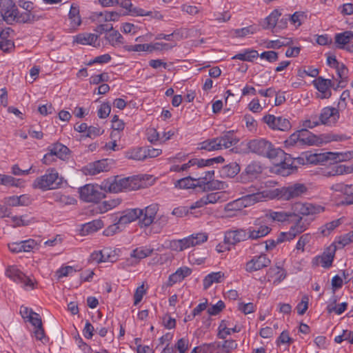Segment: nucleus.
Instances as JSON below:
<instances>
[{
	"label": "nucleus",
	"instance_id": "obj_1",
	"mask_svg": "<svg viewBox=\"0 0 353 353\" xmlns=\"http://www.w3.org/2000/svg\"><path fill=\"white\" fill-rule=\"evenodd\" d=\"M143 187L141 181L136 176L125 178L116 176L114 179H108L102 182L103 191L110 193L137 190Z\"/></svg>",
	"mask_w": 353,
	"mask_h": 353
},
{
	"label": "nucleus",
	"instance_id": "obj_2",
	"mask_svg": "<svg viewBox=\"0 0 353 353\" xmlns=\"http://www.w3.org/2000/svg\"><path fill=\"white\" fill-rule=\"evenodd\" d=\"M247 148L250 152L270 160L275 157H281L283 154V150L275 148L270 141L265 139H252L248 142Z\"/></svg>",
	"mask_w": 353,
	"mask_h": 353
},
{
	"label": "nucleus",
	"instance_id": "obj_3",
	"mask_svg": "<svg viewBox=\"0 0 353 353\" xmlns=\"http://www.w3.org/2000/svg\"><path fill=\"white\" fill-rule=\"evenodd\" d=\"M263 197V192H252L228 203L225 207L227 216L233 217L241 214L244 208L262 201Z\"/></svg>",
	"mask_w": 353,
	"mask_h": 353
},
{
	"label": "nucleus",
	"instance_id": "obj_4",
	"mask_svg": "<svg viewBox=\"0 0 353 353\" xmlns=\"http://www.w3.org/2000/svg\"><path fill=\"white\" fill-rule=\"evenodd\" d=\"M63 183V177L60 176L55 168H49L46 173L37 178L32 183V188L42 191L55 190Z\"/></svg>",
	"mask_w": 353,
	"mask_h": 353
},
{
	"label": "nucleus",
	"instance_id": "obj_5",
	"mask_svg": "<svg viewBox=\"0 0 353 353\" xmlns=\"http://www.w3.org/2000/svg\"><path fill=\"white\" fill-rule=\"evenodd\" d=\"M272 229L268 226L267 216H261L254 220L252 225L247 229L248 239L257 240L267 236Z\"/></svg>",
	"mask_w": 353,
	"mask_h": 353
},
{
	"label": "nucleus",
	"instance_id": "obj_6",
	"mask_svg": "<svg viewBox=\"0 0 353 353\" xmlns=\"http://www.w3.org/2000/svg\"><path fill=\"white\" fill-rule=\"evenodd\" d=\"M105 192L102 188V184L100 185L87 184L81 188L79 190L81 199L85 202L92 203H98L100 201L105 197Z\"/></svg>",
	"mask_w": 353,
	"mask_h": 353
},
{
	"label": "nucleus",
	"instance_id": "obj_7",
	"mask_svg": "<svg viewBox=\"0 0 353 353\" xmlns=\"http://www.w3.org/2000/svg\"><path fill=\"white\" fill-rule=\"evenodd\" d=\"M263 170V168L260 161H252L247 165L244 170L240 174L238 177L239 181L242 183L252 182L259 177Z\"/></svg>",
	"mask_w": 353,
	"mask_h": 353
},
{
	"label": "nucleus",
	"instance_id": "obj_8",
	"mask_svg": "<svg viewBox=\"0 0 353 353\" xmlns=\"http://www.w3.org/2000/svg\"><path fill=\"white\" fill-rule=\"evenodd\" d=\"M278 196L283 199L289 201L298 199L307 192V188L303 183H294L288 187H283L277 189Z\"/></svg>",
	"mask_w": 353,
	"mask_h": 353
},
{
	"label": "nucleus",
	"instance_id": "obj_9",
	"mask_svg": "<svg viewBox=\"0 0 353 353\" xmlns=\"http://www.w3.org/2000/svg\"><path fill=\"white\" fill-rule=\"evenodd\" d=\"M292 213L293 217L298 218L299 216H310L324 211V208L321 205H314L309 203H295L292 208Z\"/></svg>",
	"mask_w": 353,
	"mask_h": 353
},
{
	"label": "nucleus",
	"instance_id": "obj_10",
	"mask_svg": "<svg viewBox=\"0 0 353 353\" xmlns=\"http://www.w3.org/2000/svg\"><path fill=\"white\" fill-rule=\"evenodd\" d=\"M283 154L281 155V157H275L271 160L277 168L276 172L279 174L285 176L291 174L296 168L292 165L293 161L290 156L286 154L283 150Z\"/></svg>",
	"mask_w": 353,
	"mask_h": 353
},
{
	"label": "nucleus",
	"instance_id": "obj_11",
	"mask_svg": "<svg viewBox=\"0 0 353 353\" xmlns=\"http://www.w3.org/2000/svg\"><path fill=\"white\" fill-rule=\"evenodd\" d=\"M6 22L8 24H12L14 21L23 23H32L40 19V17L36 15L32 12H24L19 13V10L14 9L11 10L8 15L6 16Z\"/></svg>",
	"mask_w": 353,
	"mask_h": 353
},
{
	"label": "nucleus",
	"instance_id": "obj_12",
	"mask_svg": "<svg viewBox=\"0 0 353 353\" xmlns=\"http://www.w3.org/2000/svg\"><path fill=\"white\" fill-rule=\"evenodd\" d=\"M6 275L17 283H21L24 288L34 289V282L16 266H9L6 271Z\"/></svg>",
	"mask_w": 353,
	"mask_h": 353
},
{
	"label": "nucleus",
	"instance_id": "obj_13",
	"mask_svg": "<svg viewBox=\"0 0 353 353\" xmlns=\"http://www.w3.org/2000/svg\"><path fill=\"white\" fill-rule=\"evenodd\" d=\"M159 205L157 203H152L143 209L141 215L138 218V225L141 228H147L154 222L156 215L159 211Z\"/></svg>",
	"mask_w": 353,
	"mask_h": 353
},
{
	"label": "nucleus",
	"instance_id": "obj_14",
	"mask_svg": "<svg viewBox=\"0 0 353 353\" xmlns=\"http://www.w3.org/2000/svg\"><path fill=\"white\" fill-rule=\"evenodd\" d=\"M339 118L340 113L339 109L331 106L323 108L318 117L320 125L328 126L335 125Z\"/></svg>",
	"mask_w": 353,
	"mask_h": 353
},
{
	"label": "nucleus",
	"instance_id": "obj_15",
	"mask_svg": "<svg viewBox=\"0 0 353 353\" xmlns=\"http://www.w3.org/2000/svg\"><path fill=\"white\" fill-rule=\"evenodd\" d=\"M263 121L273 130L288 131L292 128L290 121L282 117L268 114L263 117Z\"/></svg>",
	"mask_w": 353,
	"mask_h": 353
},
{
	"label": "nucleus",
	"instance_id": "obj_16",
	"mask_svg": "<svg viewBox=\"0 0 353 353\" xmlns=\"http://www.w3.org/2000/svg\"><path fill=\"white\" fill-rule=\"evenodd\" d=\"M271 260L265 254L253 256L245 265V270L249 273L268 267Z\"/></svg>",
	"mask_w": 353,
	"mask_h": 353
},
{
	"label": "nucleus",
	"instance_id": "obj_17",
	"mask_svg": "<svg viewBox=\"0 0 353 353\" xmlns=\"http://www.w3.org/2000/svg\"><path fill=\"white\" fill-rule=\"evenodd\" d=\"M249 239L247 230L242 228L230 230L225 232L224 243L226 245H235L241 241Z\"/></svg>",
	"mask_w": 353,
	"mask_h": 353
},
{
	"label": "nucleus",
	"instance_id": "obj_18",
	"mask_svg": "<svg viewBox=\"0 0 353 353\" xmlns=\"http://www.w3.org/2000/svg\"><path fill=\"white\" fill-rule=\"evenodd\" d=\"M334 40L337 48L345 50L349 52H353V51L349 50L351 46H353V44L351 43L353 40V31L346 30L337 33L335 34Z\"/></svg>",
	"mask_w": 353,
	"mask_h": 353
},
{
	"label": "nucleus",
	"instance_id": "obj_19",
	"mask_svg": "<svg viewBox=\"0 0 353 353\" xmlns=\"http://www.w3.org/2000/svg\"><path fill=\"white\" fill-rule=\"evenodd\" d=\"M318 164L323 163L328 161H333L334 162H341L346 161L352 157L350 152L341 153V152H327L325 153L316 154Z\"/></svg>",
	"mask_w": 353,
	"mask_h": 353
},
{
	"label": "nucleus",
	"instance_id": "obj_20",
	"mask_svg": "<svg viewBox=\"0 0 353 353\" xmlns=\"http://www.w3.org/2000/svg\"><path fill=\"white\" fill-rule=\"evenodd\" d=\"M47 150L50 151V154H53L55 157L63 161L68 160L70 158V149L59 142L50 145L47 148Z\"/></svg>",
	"mask_w": 353,
	"mask_h": 353
},
{
	"label": "nucleus",
	"instance_id": "obj_21",
	"mask_svg": "<svg viewBox=\"0 0 353 353\" xmlns=\"http://www.w3.org/2000/svg\"><path fill=\"white\" fill-rule=\"evenodd\" d=\"M313 83L318 91L323 94V98L328 99L331 97L332 92L330 90V88L333 86L332 80L318 77Z\"/></svg>",
	"mask_w": 353,
	"mask_h": 353
},
{
	"label": "nucleus",
	"instance_id": "obj_22",
	"mask_svg": "<svg viewBox=\"0 0 353 353\" xmlns=\"http://www.w3.org/2000/svg\"><path fill=\"white\" fill-rule=\"evenodd\" d=\"M141 213L142 211L140 210V208L128 209L123 212L122 215L119 218L117 217V223L125 225L138 220Z\"/></svg>",
	"mask_w": 353,
	"mask_h": 353
},
{
	"label": "nucleus",
	"instance_id": "obj_23",
	"mask_svg": "<svg viewBox=\"0 0 353 353\" xmlns=\"http://www.w3.org/2000/svg\"><path fill=\"white\" fill-rule=\"evenodd\" d=\"M99 36L92 33H80L74 37V42L81 45H90L94 47L100 46V43L97 42Z\"/></svg>",
	"mask_w": 353,
	"mask_h": 353
},
{
	"label": "nucleus",
	"instance_id": "obj_24",
	"mask_svg": "<svg viewBox=\"0 0 353 353\" xmlns=\"http://www.w3.org/2000/svg\"><path fill=\"white\" fill-rule=\"evenodd\" d=\"M108 163L107 159H102L89 163L85 168V173L90 175H96L101 172L108 170Z\"/></svg>",
	"mask_w": 353,
	"mask_h": 353
},
{
	"label": "nucleus",
	"instance_id": "obj_25",
	"mask_svg": "<svg viewBox=\"0 0 353 353\" xmlns=\"http://www.w3.org/2000/svg\"><path fill=\"white\" fill-rule=\"evenodd\" d=\"M192 273V270L188 267H181L176 270V271L170 274L168 281V285L172 286L177 282L181 281L185 277L190 275Z\"/></svg>",
	"mask_w": 353,
	"mask_h": 353
},
{
	"label": "nucleus",
	"instance_id": "obj_26",
	"mask_svg": "<svg viewBox=\"0 0 353 353\" xmlns=\"http://www.w3.org/2000/svg\"><path fill=\"white\" fill-rule=\"evenodd\" d=\"M291 212L279 211L275 212L270 210L268 213H266L263 216H267V221L269 220L275 221L278 222H284L290 221L293 217V214Z\"/></svg>",
	"mask_w": 353,
	"mask_h": 353
},
{
	"label": "nucleus",
	"instance_id": "obj_27",
	"mask_svg": "<svg viewBox=\"0 0 353 353\" xmlns=\"http://www.w3.org/2000/svg\"><path fill=\"white\" fill-rule=\"evenodd\" d=\"M313 220L314 218H303V216H299L298 218H296L295 223L291 226V228L297 235H299L308 228Z\"/></svg>",
	"mask_w": 353,
	"mask_h": 353
},
{
	"label": "nucleus",
	"instance_id": "obj_28",
	"mask_svg": "<svg viewBox=\"0 0 353 353\" xmlns=\"http://www.w3.org/2000/svg\"><path fill=\"white\" fill-rule=\"evenodd\" d=\"M241 167L236 162H231L222 167L221 176L222 177L234 178L239 173Z\"/></svg>",
	"mask_w": 353,
	"mask_h": 353
},
{
	"label": "nucleus",
	"instance_id": "obj_29",
	"mask_svg": "<svg viewBox=\"0 0 353 353\" xmlns=\"http://www.w3.org/2000/svg\"><path fill=\"white\" fill-rule=\"evenodd\" d=\"M103 226V221L100 219L93 220L92 221L86 223L81 225V234L82 235H88L93 233L102 228Z\"/></svg>",
	"mask_w": 353,
	"mask_h": 353
},
{
	"label": "nucleus",
	"instance_id": "obj_30",
	"mask_svg": "<svg viewBox=\"0 0 353 353\" xmlns=\"http://www.w3.org/2000/svg\"><path fill=\"white\" fill-rule=\"evenodd\" d=\"M217 145L219 150L224 148H229L236 143V139L234 138L233 134L230 132H228L226 134L221 137H216Z\"/></svg>",
	"mask_w": 353,
	"mask_h": 353
},
{
	"label": "nucleus",
	"instance_id": "obj_31",
	"mask_svg": "<svg viewBox=\"0 0 353 353\" xmlns=\"http://www.w3.org/2000/svg\"><path fill=\"white\" fill-rule=\"evenodd\" d=\"M196 181H198L196 178L188 176L177 180L174 183V186L179 189L195 188L197 186L201 187V184H200V183H198L197 184L194 183Z\"/></svg>",
	"mask_w": 353,
	"mask_h": 353
},
{
	"label": "nucleus",
	"instance_id": "obj_32",
	"mask_svg": "<svg viewBox=\"0 0 353 353\" xmlns=\"http://www.w3.org/2000/svg\"><path fill=\"white\" fill-rule=\"evenodd\" d=\"M258 57L259 53L257 50L248 48L245 49L243 52L235 54L232 59L252 62Z\"/></svg>",
	"mask_w": 353,
	"mask_h": 353
},
{
	"label": "nucleus",
	"instance_id": "obj_33",
	"mask_svg": "<svg viewBox=\"0 0 353 353\" xmlns=\"http://www.w3.org/2000/svg\"><path fill=\"white\" fill-rule=\"evenodd\" d=\"M105 39L108 41L109 44L113 47L119 46L124 43L123 36L119 31L113 30L105 36Z\"/></svg>",
	"mask_w": 353,
	"mask_h": 353
},
{
	"label": "nucleus",
	"instance_id": "obj_34",
	"mask_svg": "<svg viewBox=\"0 0 353 353\" xmlns=\"http://www.w3.org/2000/svg\"><path fill=\"white\" fill-rule=\"evenodd\" d=\"M126 157L129 159L136 161H144L146 159L145 152L144 148L140 147L128 150L126 152Z\"/></svg>",
	"mask_w": 353,
	"mask_h": 353
},
{
	"label": "nucleus",
	"instance_id": "obj_35",
	"mask_svg": "<svg viewBox=\"0 0 353 353\" xmlns=\"http://www.w3.org/2000/svg\"><path fill=\"white\" fill-rule=\"evenodd\" d=\"M68 16L69 19L71 20L72 27L79 26L81 23V19L79 15V9L74 4L70 7Z\"/></svg>",
	"mask_w": 353,
	"mask_h": 353
},
{
	"label": "nucleus",
	"instance_id": "obj_36",
	"mask_svg": "<svg viewBox=\"0 0 353 353\" xmlns=\"http://www.w3.org/2000/svg\"><path fill=\"white\" fill-rule=\"evenodd\" d=\"M152 252V250L144 248L143 247L137 248L132 251L130 256L136 259L137 262L139 261L148 256Z\"/></svg>",
	"mask_w": 353,
	"mask_h": 353
},
{
	"label": "nucleus",
	"instance_id": "obj_37",
	"mask_svg": "<svg viewBox=\"0 0 353 353\" xmlns=\"http://www.w3.org/2000/svg\"><path fill=\"white\" fill-rule=\"evenodd\" d=\"M281 13L276 9L274 10L270 14L265 18L267 25L264 27L265 29L274 28L276 27L277 21Z\"/></svg>",
	"mask_w": 353,
	"mask_h": 353
},
{
	"label": "nucleus",
	"instance_id": "obj_38",
	"mask_svg": "<svg viewBox=\"0 0 353 353\" xmlns=\"http://www.w3.org/2000/svg\"><path fill=\"white\" fill-rule=\"evenodd\" d=\"M341 224V220L336 219L325 223L319 228V232L323 236H328L336 227Z\"/></svg>",
	"mask_w": 353,
	"mask_h": 353
},
{
	"label": "nucleus",
	"instance_id": "obj_39",
	"mask_svg": "<svg viewBox=\"0 0 353 353\" xmlns=\"http://www.w3.org/2000/svg\"><path fill=\"white\" fill-rule=\"evenodd\" d=\"M0 7L1 8L2 17L3 20L6 21V16L11 12L17 9V6L14 3L12 0H0Z\"/></svg>",
	"mask_w": 353,
	"mask_h": 353
},
{
	"label": "nucleus",
	"instance_id": "obj_40",
	"mask_svg": "<svg viewBox=\"0 0 353 353\" xmlns=\"http://www.w3.org/2000/svg\"><path fill=\"white\" fill-rule=\"evenodd\" d=\"M216 138L205 140L199 144L198 149L208 151L219 150Z\"/></svg>",
	"mask_w": 353,
	"mask_h": 353
},
{
	"label": "nucleus",
	"instance_id": "obj_41",
	"mask_svg": "<svg viewBox=\"0 0 353 353\" xmlns=\"http://www.w3.org/2000/svg\"><path fill=\"white\" fill-rule=\"evenodd\" d=\"M259 28L255 25H251L243 28L236 29L234 33L236 37H244L248 34H253L258 31Z\"/></svg>",
	"mask_w": 353,
	"mask_h": 353
},
{
	"label": "nucleus",
	"instance_id": "obj_42",
	"mask_svg": "<svg viewBox=\"0 0 353 353\" xmlns=\"http://www.w3.org/2000/svg\"><path fill=\"white\" fill-rule=\"evenodd\" d=\"M205 185H206V188L210 190H223L228 187L225 182L214 180L213 179L207 181Z\"/></svg>",
	"mask_w": 353,
	"mask_h": 353
},
{
	"label": "nucleus",
	"instance_id": "obj_43",
	"mask_svg": "<svg viewBox=\"0 0 353 353\" xmlns=\"http://www.w3.org/2000/svg\"><path fill=\"white\" fill-rule=\"evenodd\" d=\"M344 199L341 201L343 205H353V185H347L343 193Z\"/></svg>",
	"mask_w": 353,
	"mask_h": 353
},
{
	"label": "nucleus",
	"instance_id": "obj_44",
	"mask_svg": "<svg viewBox=\"0 0 353 353\" xmlns=\"http://www.w3.org/2000/svg\"><path fill=\"white\" fill-rule=\"evenodd\" d=\"M110 256H105L102 251H94L90 254L89 261L97 263L109 261Z\"/></svg>",
	"mask_w": 353,
	"mask_h": 353
},
{
	"label": "nucleus",
	"instance_id": "obj_45",
	"mask_svg": "<svg viewBox=\"0 0 353 353\" xmlns=\"http://www.w3.org/2000/svg\"><path fill=\"white\" fill-rule=\"evenodd\" d=\"M350 94L348 90H344L340 96L339 101L338 102L336 109H339V111H343L347 108V101L350 99Z\"/></svg>",
	"mask_w": 353,
	"mask_h": 353
},
{
	"label": "nucleus",
	"instance_id": "obj_46",
	"mask_svg": "<svg viewBox=\"0 0 353 353\" xmlns=\"http://www.w3.org/2000/svg\"><path fill=\"white\" fill-rule=\"evenodd\" d=\"M114 223L109 225L103 231V234L106 236H112L114 234L121 232L122 229L120 228V224L117 223V217L114 219Z\"/></svg>",
	"mask_w": 353,
	"mask_h": 353
},
{
	"label": "nucleus",
	"instance_id": "obj_47",
	"mask_svg": "<svg viewBox=\"0 0 353 353\" xmlns=\"http://www.w3.org/2000/svg\"><path fill=\"white\" fill-rule=\"evenodd\" d=\"M353 172V168L345 165H335L332 167V174L341 175Z\"/></svg>",
	"mask_w": 353,
	"mask_h": 353
},
{
	"label": "nucleus",
	"instance_id": "obj_48",
	"mask_svg": "<svg viewBox=\"0 0 353 353\" xmlns=\"http://www.w3.org/2000/svg\"><path fill=\"white\" fill-rule=\"evenodd\" d=\"M347 307V303L346 302H343L336 306H332V305H327V311L330 314L334 312L335 314L340 315L346 310Z\"/></svg>",
	"mask_w": 353,
	"mask_h": 353
},
{
	"label": "nucleus",
	"instance_id": "obj_49",
	"mask_svg": "<svg viewBox=\"0 0 353 353\" xmlns=\"http://www.w3.org/2000/svg\"><path fill=\"white\" fill-rule=\"evenodd\" d=\"M230 325L228 321L225 320L221 321L219 326V332H218V337L219 339H224L226 338L228 335L230 334V330H228V326Z\"/></svg>",
	"mask_w": 353,
	"mask_h": 353
},
{
	"label": "nucleus",
	"instance_id": "obj_50",
	"mask_svg": "<svg viewBox=\"0 0 353 353\" xmlns=\"http://www.w3.org/2000/svg\"><path fill=\"white\" fill-rule=\"evenodd\" d=\"M312 239V236L309 233H305L302 234L296 243V248L298 250H301L302 252L304 251V247L306 244L310 243V241Z\"/></svg>",
	"mask_w": 353,
	"mask_h": 353
},
{
	"label": "nucleus",
	"instance_id": "obj_51",
	"mask_svg": "<svg viewBox=\"0 0 353 353\" xmlns=\"http://www.w3.org/2000/svg\"><path fill=\"white\" fill-rule=\"evenodd\" d=\"M121 200L119 199H111L108 201H105L102 203V208H100L101 211L103 212H107L109 210H111L115 207H117L118 205L120 204Z\"/></svg>",
	"mask_w": 353,
	"mask_h": 353
},
{
	"label": "nucleus",
	"instance_id": "obj_52",
	"mask_svg": "<svg viewBox=\"0 0 353 353\" xmlns=\"http://www.w3.org/2000/svg\"><path fill=\"white\" fill-rule=\"evenodd\" d=\"M309 298L307 295H304L302 297L301 301L298 303L296 307L297 313L299 315H303L308 308Z\"/></svg>",
	"mask_w": 353,
	"mask_h": 353
},
{
	"label": "nucleus",
	"instance_id": "obj_53",
	"mask_svg": "<svg viewBox=\"0 0 353 353\" xmlns=\"http://www.w3.org/2000/svg\"><path fill=\"white\" fill-rule=\"evenodd\" d=\"M334 257V251L328 252L327 254L324 253L321 259V265L325 268H330L332 265Z\"/></svg>",
	"mask_w": 353,
	"mask_h": 353
},
{
	"label": "nucleus",
	"instance_id": "obj_54",
	"mask_svg": "<svg viewBox=\"0 0 353 353\" xmlns=\"http://www.w3.org/2000/svg\"><path fill=\"white\" fill-rule=\"evenodd\" d=\"M298 236L293 229L290 227L288 232H282L279 234V241L281 243L287 241H291Z\"/></svg>",
	"mask_w": 353,
	"mask_h": 353
},
{
	"label": "nucleus",
	"instance_id": "obj_55",
	"mask_svg": "<svg viewBox=\"0 0 353 353\" xmlns=\"http://www.w3.org/2000/svg\"><path fill=\"white\" fill-rule=\"evenodd\" d=\"M111 111V106L110 103H103L98 110V116L101 119H105L107 118Z\"/></svg>",
	"mask_w": 353,
	"mask_h": 353
},
{
	"label": "nucleus",
	"instance_id": "obj_56",
	"mask_svg": "<svg viewBox=\"0 0 353 353\" xmlns=\"http://www.w3.org/2000/svg\"><path fill=\"white\" fill-rule=\"evenodd\" d=\"M109 75L107 72H103L100 74L93 75L90 79L91 84H99L101 82H106L109 81Z\"/></svg>",
	"mask_w": 353,
	"mask_h": 353
},
{
	"label": "nucleus",
	"instance_id": "obj_57",
	"mask_svg": "<svg viewBox=\"0 0 353 353\" xmlns=\"http://www.w3.org/2000/svg\"><path fill=\"white\" fill-rule=\"evenodd\" d=\"M221 347L219 343L214 342L210 343H204L199 347V350L203 353H213L216 349Z\"/></svg>",
	"mask_w": 353,
	"mask_h": 353
},
{
	"label": "nucleus",
	"instance_id": "obj_58",
	"mask_svg": "<svg viewBox=\"0 0 353 353\" xmlns=\"http://www.w3.org/2000/svg\"><path fill=\"white\" fill-rule=\"evenodd\" d=\"M238 309L241 311L245 314H249L255 312L256 305L252 303H239L238 305Z\"/></svg>",
	"mask_w": 353,
	"mask_h": 353
},
{
	"label": "nucleus",
	"instance_id": "obj_59",
	"mask_svg": "<svg viewBox=\"0 0 353 353\" xmlns=\"http://www.w3.org/2000/svg\"><path fill=\"white\" fill-rule=\"evenodd\" d=\"M225 307V303L222 301H219L215 305H213L208 309V313L210 315L215 316L220 313Z\"/></svg>",
	"mask_w": 353,
	"mask_h": 353
},
{
	"label": "nucleus",
	"instance_id": "obj_60",
	"mask_svg": "<svg viewBox=\"0 0 353 353\" xmlns=\"http://www.w3.org/2000/svg\"><path fill=\"white\" fill-rule=\"evenodd\" d=\"M176 43H155L154 44H152L151 52L154 50H169L176 46Z\"/></svg>",
	"mask_w": 353,
	"mask_h": 353
},
{
	"label": "nucleus",
	"instance_id": "obj_61",
	"mask_svg": "<svg viewBox=\"0 0 353 353\" xmlns=\"http://www.w3.org/2000/svg\"><path fill=\"white\" fill-rule=\"evenodd\" d=\"M334 68L336 70L339 79H348V69L345 64L339 63Z\"/></svg>",
	"mask_w": 353,
	"mask_h": 353
},
{
	"label": "nucleus",
	"instance_id": "obj_62",
	"mask_svg": "<svg viewBox=\"0 0 353 353\" xmlns=\"http://www.w3.org/2000/svg\"><path fill=\"white\" fill-rule=\"evenodd\" d=\"M259 57L261 59H265L268 61L272 63L277 61L278 59V52L275 51H265L262 52L261 54H259Z\"/></svg>",
	"mask_w": 353,
	"mask_h": 353
},
{
	"label": "nucleus",
	"instance_id": "obj_63",
	"mask_svg": "<svg viewBox=\"0 0 353 353\" xmlns=\"http://www.w3.org/2000/svg\"><path fill=\"white\" fill-rule=\"evenodd\" d=\"M298 131L292 134L288 139H287L284 143L286 147L299 145V137Z\"/></svg>",
	"mask_w": 353,
	"mask_h": 353
},
{
	"label": "nucleus",
	"instance_id": "obj_64",
	"mask_svg": "<svg viewBox=\"0 0 353 353\" xmlns=\"http://www.w3.org/2000/svg\"><path fill=\"white\" fill-rule=\"evenodd\" d=\"M188 340L184 338H181L178 340L176 345L174 346L179 353H185L188 349Z\"/></svg>",
	"mask_w": 353,
	"mask_h": 353
}]
</instances>
